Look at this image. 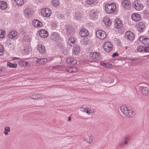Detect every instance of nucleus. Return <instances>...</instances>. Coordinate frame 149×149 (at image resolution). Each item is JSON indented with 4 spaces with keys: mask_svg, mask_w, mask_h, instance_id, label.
Instances as JSON below:
<instances>
[{
    "mask_svg": "<svg viewBox=\"0 0 149 149\" xmlns=\"http://www.w3.org/2000/svg\"><path fill=\"white\" fill-rule=\"evenodd\" d=\"M133 7L137 10H140L143 8V5L139 0H135L133 3Z\"/></svg>",
    "mask_w": 149,
    "mask_h": 149,
    "instance_id": "nucleus-1",
    "label": "nucleus"
},
{
    "mask_svg": "<svg viewBox=\"0 0 149 149\" xmlns=\"http://www.w3.org/2000/svg\"><path fill=\"white\" fill-rule=\"evenodd\" d=\"M139 91L141 95L144 96H147L149 93V89L148 87L144 86H139Z\"/></svg>",
    "mask_w": 149,
    "mask_h": 149,
    "instance_id": "nucleus-2",
    "label": "nucleus"
},
{
    "mask_svg": "<svg viewBox=\"0 0 149 149\" xmlns=\"http://www.w3.org/2000/svg\"><path fill=\"white\" fill-rule=\"evenodd\" d=\"M114 27L118 29L121 30L123 28V24L121 20L119 19H116L114 21Z\"/></svg>",
    "mask_w": 149,
    "mask_h": 149,
    "instance_id": "nucleus-3",
    "label": "nucleus"
},
{
    "mask_svg": "<svg viewBox=\"0 0 149 149\" xmlns=\"http://www.w3.org/2000/svg\"><path fill=\"white\" fill-rule=\"evenodd\" d=\"M96 35L98 38L102 40L104 39L107 36L105 32L101 30H97L96 31Z\"/></svg>",
    "mask_w": 149,
    "mask_h": 149,
    "instance_id": "nucleus-4",
    "label": "nucleus"
},
{
    "mask_svg": "<svg viewBox=\"0 0 149 149\" xmlns=\"http://www.w3.org/2000/svg\"><path fill=\"white\" fill-rule=\"evenodd\" d=\"M51 10L47 8L43 9L41 11V14L42 16L45 17H49L51 15Z\"/></svg>",
    "mask_w": 149,
    "mask_h": 149,
    "instance_id": "nucleus-5",
    "label": "nucleus"
},
{
    "mask_svg": "<svg viewBox=\"0 0 149 149\" xmlns=\"http://www.w3.org/2000/svg\"><path fill=\"white\" fill-rule=\"evenodd\" d=\"M125 37L130 40H132L134 38V35L132 32L127 31L125 33Z\"/></svg>",
    "mask_w": 149,
    "mask_h": 149,
    "instance_id": "nucleus-6",
    "label": "nucleus"
},
{
    "mask_svg": "<svg viewBox=\"0 0 149 149\" xmlns=\"http://www.w3.org/2000/svg\"><path fill=\"white\" fill-rule=\"evenodd\" d=\"M111 46L110 42H106L103 48L106 52L109 53L112 49Z\"/></svg>",
    "mask_w": 149,
    "mask_h": 149,
    "instance_id": "nucleus-7",
    "label": "nucleus"
},
{
    "mask_svg": "<svg viewBox=\"0 0 149 149\" xmlns=\"http://www.w3.org/2000/svg\"><path fill=\"white\" fill-rule=\"evenodd\" d=\"M74 31V28L73 26L70 25L67 26L66 29V33L67 34L72 35L73 34Z\"/></svg>",
    "mask_w": 149,
    "mask_h": 149,
    "instance_id": "nucleus-8",
    "label": "nucleus"
},
{
    "mask_svg": "<svg viewBox=\"0 0 149 149\" xmlns=\"http://www.w3.org/2000/svg\"><path fill=\"white\" fill-rule=\"evenodd\" d=\"M51 38L54 41H58L60 39L61 37L58 33L54 32L52 33Z\"/></svg>",
    "mask_w": 149,
    "mask_h": 149,
    "instance_id": "nucleus-9",
    "label": "nucleus"
},
{
    "mask_svg": "<svg viewBox=\"0 0 149 149\" xmlns=\"http://www.w3.org/2000/svg\"><path fill=\"white\" fill-rule=\"evenodd\" d=\"M90 57L94 60H98L100 57V54L99 52H93L90 54Z\"/></svg>",
    "mask_w": 149,
    "mask_h": 149,
    "instance_id": "nucleus-10",
    "label": "nucleus"
},
{
    "mask_svg": "<svg viewBox=\"0 0 149 149\" xmlns=\"http://www.w3.org/2000/svg\"><path fill=\"white\" fill-rule=\"evenodd\" d=\"M122 5L123 7L127 9H129L131 6L130 2L127 0L122 1Z\"/></svg>",
    "mask_w": 149,
    "mask_h": 149,
    "instance_id": "nucleus-11",
    "label": "nucleus"
},
{
    "mask_svg": "<svg viewBox=\"0 0 149 149\" xmlns=\"http://www.w3.org/2000/svg\"><path fill=\"white\" fill-rule=\"evenodd\" d=\"M80 51V46L78 45H74V47L72 49V53L75 55H77Z\"/></svg>",
    "mask_w": 149,
    "mask_h": 149,
    "instance_id": "nucleus-12",
    "label": "nucleus"
},
{
    "mask_svg": "<svg viewBox=\"0 0 149 149\" xmlns=\"http://www.w3.org/2000/svg\"><path fill=\"white\" fill-rule=\"evenodd\" d=\"M93 138V136L91 135L86 134L83 138V139L87 143H90L92 141Z\"/></svg>",
    "mask_w": 149,
    "mask_h": 149,
    "instance_id": "nucleus-13",
    "label": "nucleus"
},
{
    "mask_svg": "<svg viewBox=\"0 0 149 149\" xmlns=\"http://www.w3.org/2000/svg\"><path fill=\"white\" fill-rule=\"evenodd\" d=\"M39 36L42 38H45L48 36V32L45 30L42 29L39 32Z\"/></svg>",
    "mask_w": 149,
    "mask_h": 149,
    "instance_id": "nucleus-14",
    "label": "nucleus"
},
{
    "mask_svg": "<svg viewBox=\"0 0 149 149\" xmlns=\"http://www.w3.org/2000/svg\"><path fill=\"white\" fill-rule=\"evenodd\" d=\"M139 40L144 45H149V38L141 37L139 38Z\"/></svg>",
    "mask_w": 149,
    "mask_h": 149,
    "instance_id": "nucleus-15",
    "label": "nucleus"
},
{
    "mask_svg": "<svg viewBox=\"0 0 149 149\" xmlns=\"http://www.w3.org/2000/svg\"><path fill=\"white\" fill-rule=\"evenodd\" d=\"M105 9L107 13H112V3L106 4L105 5Z\"/></svg>",
    "mask_w": 149,
    "mask_h": 149,
    "instance_id": "nucleus-16",
    "label": "nucleus"
},
{
    "mask_svg": "<svg viewBox=\"0 0 149 149\" xmlns=\"http://www.w3.org/2000/svg\"><path fill=\"white\" fill-rule=\"evenodd\" d=\"M33 25L36 27H40L42 25V23L37 19L34 20L33 22Z\"/></svg>",
    "mask_w": 149,
    "mask_h": 149,
    "instance_id": "nucleus-17",
    "label": "nucleus"
},
{
    "mask_svg": "<svg viewBox=\"0 0 149 149\" xmlns=\"http://www.w3.org/2000/svg\"><path fill=\"white\" fill-rule=\"evenodd\" d=\"M17 35V33L15 31H10L8 36L9 38L12 39L16 37Z\"/></svg>",
    "mask_w": 149,
    "mask_h": 149,
    "instance_id": "nucleus-18",
    "label": "nucleus"
},
{
    "mask_svg": "<svg viewBox=\"0 0 149 149\" xmlns=\"http://www.w3.org/2000/svg\"><path fill=\"white\" fill-rule=\"evenodd\" d=\"M131 17L133 20L138 21L140 19L141 16L138 13H134L132 14Z\"/></svg>",
    "mask_w": 149,
    "mask_h": 149,
    "instance_id": "nucleus-19",
    "label": "nucleus"
},
{
    "mask_svg": "<svg viewBox=\"0 0 149 149\" xmlns=\"http://www.w3.org/2000/svg\"><path fill=\"white\" fill-rule=\"evenodd\" d=\"M120 110L125 115L127 114V113L129 110L127 107L125 105H122L120 107Z\"/></svg>",
    "mask_w": 149,
    "mask_h": 149,
    "instance_id": "nucleus-20",
    "label": "nucleus"
},
{
    "mask_svg": "<svg viewBox=\"0 0 149 149\" xmlns=\"http://www.w3.org/2000/svg\"><path fill=\"white\" fill-rule=\"evenodd\" d=\"M88 32L86 29H82L80 31L79 34L82 37L87 36L88 35Z\"/></svg>",
    "mask_w": 149,
    "mask_h": 149,
    "instance_id": "nucleus-21",
    "label": "nucleus"
},
{
    "mask_svg": "<svg viewBox=\"0 0 149 149\" xmlns=\"http://www.w3.org/2000/svg\"><path fill=\"white\" fill-rule=\"evenodd\" d=\"M24 13L26 16L30 17L32 16L33 11L31 9L27 8L24 11Z\"/></svg>",
    "mask_w": 149,
    "mask_h": 149,
    "instance_id": "nucleus-22",
    "label": "nucleus"
},
{
    "mask_svg": "<svg viewBox=\"0 0 149 149\" xmlns=\"http://www.w3.org/2000/svg\"><path fill=\"white\" fill-rule=\"evenodd\" d=\"M37 49L41 54H44L45 52V47L42 45H39Z\"/></svg>",
    "mask_w": 149,
    "mask_h": 149,
    "instance_id": "nucleus-23",
    "label": "nucleus"
},
{
    "mask_svg": "<svg viewBox=\"0 0 149 149\" xmlns=\"http://www.w3.org/2000/svg\"><path fill=\"white\" fill-rule=\"evenodd\" d=\"M84 109L85 110H83L84 112H85L89 115H93L94 113L93 109H90L88 108H86Z\"/></svg>",
    "mask_w": 149,
    "mask_h": 149,
    "instance_id": "nucleus-24",
    "label": "nucleus"
},
{
    "mask_svg": "<svg viewBox=\"0 0 149 149\" xmlns=\"http://www.w3.org/2000/svg\"><path fill=\"white\" fill-rule=\"evenodd\" d=\"M103 20L106 26H109L111 25V22L109 18L105 17L103 19Z\"/></svg>",
    "mask_w": 149,
    "mask_h": 149,
    "instance_id": "nucleus-25",
    "label": "nucleus"
},
{
    "mask_svg": "<svg viewBox=\"0 0 149 149\" xmlns=\"http://www.w3.org/2000/svg\"><path fill=\"white\" fill-rule=\"evenodd\" d=\"M144 28V25L143 22H140L138 23L137 28L139 31H142Z\"/></svg>",
    "mask_w": 149,
    "mask_h": 149,
    "instance_id": "nucleus-26",
    "label": "nucleus"
},
{
    "mask_svg": "<svg viewBox=\"0 0 149 149\" xmlns=\"http://www.w3.org/2000/svg\"><path fill=\"white\" fill-rule=\"evenodd\" d=\"M75 40L74 38L71 37L68 40V43L71 47H72L74 45Z\"/></svg>",
    "mask_w": 149,
    "mask_h": 149,
    "instance_id": "nucleus-27",
    "label": "nucleus"
},
{
    "mask_svg": "<svg viewBox=\"0 0 149 149\" xmlns=\"http://www.w3.org/2000/svg\"><path fill=\"white\" fill-rule=\"evenodd\" d=\"M7 3L3 1H0V8L4 10L7 7Z\"/></svg>",
    "mask_w": 149,
    "mask_h": 149,
    "instance_id": "nucleus-28",
    "label": "nucleus"
},
{
    "mask_svg": "<svg viewBox=\"0 0 149 149\" xmlns=\"http://www.w3.org/2000/svg\"><path fill=\"white\" fill-rule=\"evenodd\" d=\"M134 115L135 112L134 111L131 110H129L127 113V114H126L125 116L131 118L133 117Z\"/></svg>",
    "mask_w": 149,
    "mask_h": 149,
    "instance_id": "nucleus-29",
    "label": "nucleus"
},
{
    "mask_svg": "<svg viewBox=\"0 0 149 149\" xmlns=\"http://www.w3.org/2000/svg\"><path fill=\"white\" fill-rule=\"evenodd\" d=\"M80 43L82 45H86L89 44V39L87 38H83L81 41Z\"/></svg>",
    "mask_w": 149,
    "mask_h": 149,
    "instance_id": "nucleus-30",
    "label": "nucleus"
},
{
    "mask_svg": "<svg viewBox=\"0 0 149 149\" xmlns=\"http://www.w3.org/2000/svg\"><path fill=\"white\" fill-rule=\"evenodd\" d=\"M66 61L68 63H70L72 64H74L77 63V61L73 58H68Z\"/></svg>",
    "mask_w": 149,
    "mask_h": 149,
    "instance_id": "nucleus-31",
    "label": "nucleus"
},
{
    "mask_svg": "<svg viewBox=\"0 0 149 149\" xmlns=\"http://www.w3.org/2000/svg\"><path fill=\"white\" fill-rule=\"evenodd\" d=\"M118 11V9L117 8L116 4L114 3H112V13L116 14Z\"/></svg>",
    "mask_w": 149,
    "mask_h": 149,
    "instance_id": "nucleus-32",
    "label": "nucleus"
},
{
    "mask_svg": "<svg viewBox=\"0 0 149 149\" xmlns=\"http://www.w3.org/2000/svg\"><path fill=\"white\" fill-rule=\"evenodd\" d=\"M97 13L96 12L92 11L90 14V15L93 19H96L98 17Z\"/></svg>",
    "mask_w": 149,
    "mask_h": 149,
    "instance_id": "nucleus-33",
    "label": "nucleus"
},
{
    "mask_svg": "<svg viewBox=\"0 0 149 149\" xmlns=\"http://www.w3.org/2000/svg\"><path fill=\"white\" fill-rule=\"evenodd\" d=\"M83 15L79 12H77L75 14V17L77 19H80L81 17H83Z\"/></svg>",
    "mask_w": 149,
    "mask_h": 149,
    "instance_id": "nucleus-34",
    "label": "nucleus"
},
{
    "mask_svg": "<svg viewBox=\"0 0 149 149\" xmlns=\"http://www.w3.org/2000/svg\"><path fill=\"white\" fill-rule=\"evenodd\" d=\"M47 60L46 58H40L39 59V64L44 65L47 62Z\"/></svg>",
    "mask_w": 149,
    "mask_h": 149,
    "instance_id": "nucleus-35",
    "label": "nucleus"
},
{
    "mask_svg": "<svg viewBox=\"0 0 149 149\" xmlns=\"http://www.w3.org/2000/svg\"><path fill=\"white\" fill-rule=\"evenodd\" d=\"M4 130L3 133L6 135H7L8 134V132H10V127L9 126L5 127H4Z\"/></svg>",
    "mask_w": 149,
    "mask_h": 149,
    "instance_id": "nucleus-36",
    "label": "nucleus"
},
{
    "mask_svg": "<svg viewBox=\"0 0 149 149\" xmlns=\"http://www.w3.org/2000/svg\"><path fill=\"white\" fill-rule=\"evenodd\" d=\"M17 4L19 6H21L23 5L24 3L23 0H14Z\"/></svg>",
    "mask_w": 149,
    "mask_h": 149,
    "instance_id": "nucleus-37",
    "label": "nucleus"
},
{
    "mask_svg": "<svg viewBox=\"0 0 149 149\" xmlns=\"http://www.w3.org/2000/svg\"><path fill=\"white\" fill-rule=\"evenodd\" d=\"M7 65L10 67H12L13 68H15L17 67V65L16 63H12L9 62H8L7 63Z\"/></svg>",
    "mask_w": 149,
    "mask_h": 149,
    "instance_id": "nucleus-38",
    "label": "nucleus"
},
{
    "mask_svg": "<svg viewBox=\"0 0 149 149\" xmlns=\"http://www.w3.org/2000/svg\"><path fill=\"white\" fill-rule=\"evenodd\" d=\"M53 4L55 6H57L59 4V0H52Z\"/></svg>",
    "mask_w": 149,
    "mask_h": 149,
    "instance_id": "nucleus-39",
    "label": "nucleus"
},
{
    "mask_svg": "<svg viewBox=\"0 0 149 149\" xmlns=\"http://www.w3.org/2000/svg\"><path fill=\"white\" fill-rule=\"evenodd\" d=\"M144 46H143L141 45L137 47V51L139 52H141L143 51H144Z\"/></svg>",
    "mask_w": 149,
    "mask_h": 149,
    "instance_id": "nucleus-40",
    "label": "nucleus"
},
{
    "mask_svg": "<svg viewBox=\"0 0 149 149\" xmlns=\"http://www.w3.org/2000/svg\"><path fill=\"white\" fill-rule=\"evenodd\" d=\"M128 143L126 141H125V140L122 141H120L119 143V145L120 146L123 147L125 145H127Z\"/></svg>",
    "mask_w": 149,
    "mask_h": 149,
    "instance_id": "nucleus-41",
    "label": "nucleus"
},
{
    "mask_svg": "<svg viewBox=\"0 0 149 149\" xmlns=\"http://www.w3.org/2000/svg\"><path fill=\"white\" fill-rule=\"evenodd\" d=\"M65 70L69 72H72V69L71 67H66L65 68Z\"/></svg>",
    "mask_w": 149,
    "mask_h": 149,
    "instance_id": "nucleus-42",
    "label": "nucleus"
},
{
    "mask_svg": "<svg viewBox=\"0 0 149 149\" xmlns=\"http://www.w3.org/2000/svg\"><path fill=\"white\" fill-rule=\"evenodd\" d=\"M3 47L2 45H0V56H2L4 52Z\"/></svg>",
    "mask_w": 149,
    "mask_h": 149,
    "instance_id": "nucleus-43",
    "label": "nucleus"
},
{
    "mask_svg": "<svg viewBox=\"0 0 149 149\" xmlns=\"http://www.w3.org/2000/svg\"><path fill=\"white\" fill-rule=\"evenodd\" d=\"M5 36V33L4 31L0 30V37L1 38H3Z\"/></svg>",
    "mask_w": 149,
    "mask_h": 149,
    "instance_id": "nucleus-44",
    "label": "nucleus"
},
{
    "mask_svg": "<svg viewBox=\"0 0 149 149\" xmlns=\"http://www.w3.org/2000/svg\"><path fill=\"white\" fill-rule=\"evenodd\" d=\"M30 97L33 99H38V94H32L31 96Z\"/></svg>",
    "mask_w": 149,
    "mask_h": 149,
    "instance_id": "nucleus-45",
    "label": "nucleus"
},
{
    "mask_svg": "<svg viewBox=\"0 0 149 149\" xmlns=\"http://www.w3.org/2000/svg\"><path fill=\"white\" fill-rule=\"evenodd\" d=\"M95 1V0H86V2L88 4H92Z\"/></svg>",
    "mask_w": 149,
    "mask_h": 149,
    "instance_id": "nucleus-46",
    "label": "nucleus"
},
{
    "mask_svg": "<svg viewBox=\"0 0 149 149\" xmlns=\"http://www.w3.org/2000/svg\"><path fill=\"white\" fill-rule=\"evenodd\" d=\"M114 41L115 43L117 45H119L120 43V40L118 38H116L114 39Z\"/></svg>",
    "mask_w": 149,
    "mask_h": 149,
    "instance_id": "nucleus-47",
    "label": "nucleus"
},
{
    "mask_svg": "<svg viewBox=\"0 0 149 149\" xmlns=\"http://www.w3.org/2000/svg\"><path fill=\"white\" fill-rule=\"evenodd\" d=\"M130 139V137L129 136H126L124 137V140L125 141H127V143H128V142L129 141Z\"/></svg>",
    "mask_w": 149,
    "mask_h": 149,
    "instance_id": "nucleus-48",
    "label": "nucleus"
},
{
    "mask_svg": "<svg viewBox=\"0 0 149 149\" xmlns=\"http://www.w3.org/2000/svg\"><path fill=\"white\" fill-rule=\"evenodd\" d=\"M144 51L146 52H149V46L145 47Z\"/></svg>",
    "mask_w": 149,
    "mask_h": 149,
    "instance_id": "nucleus-49",
    "label": "nucleus"
},
{
    "mask_svg": "<svg viewBox=\"0 0 149 149\" xmlns=\"http://www.w3.org/2000/svg\"><path fill=\"white\" fill-rule=\"evenodd\" d=\"M118 56V54L116 52L114 53L113 54H112V58H113L116 56ZM115 59H113L112 58V61L114 60Z\"/></svg>",
    "mask_w": 149,
    "mask_h": 149,
    "instance_id": "nucleus-50",
    "label": "nucleus"
},
{
    "mask_svg": "<svg viewBox=\"0 0 149 149\" xmlns=\"http://www.w3.org/2000/svg\"><path fill=\"white\" fill-rule=\"evenodd\" d=\"M72 72H76L77 70V68L76 67H72Z\"/></svg>",
    "mask_w": 149,
    "mask_h": 149,
    "instance_id": "nucleus-51",
    "label": "nucleus"
},
{
    "mask_svg": "<svg viewBox=\"0 0 149 149\" xmlns=\"http://www.w3.org/2000/svg\"><path fill=\"white\" fill-rule=\"evenodd\" d=\"M58 17L59 19H63L64 18V16L63 14H60L58 15Z\"/></svg>",
    "mask_w": 149,
    "mask_h": 149,
    "instance_id": "nucleus-52",
    "label": "nucleus"
},
{
    "mask_svg": "<svg viewBox=\"0 0 149 149\" xmlns=\"http://www.w3.org/2000/svg\"><path fill=\"white\" fill-rule=\"evenodd\" d=\"M112 67V65L111 64L107 63L105 67L111 68Z\"/></svg>",
    "mask_w": 149,
    "mask_h": 149,
    "instance_id": "nucleus-53",
    "label": "nucleus"
},
{
    "mask_svg": "<svg viewBox=\"0 0 149 149\" xmlns=\"http://www.w3.org/2000/svg\"><path fill=\"white\" fill-rule=\"evenodd\" d=\"M33 61L36 63H39V59H38L37 58H35L33 59Z\"/></svg>",
    "mask_w": 149,
    "mask_h": 149,
    "instance_id": "nucleus-54",
    "label": "nucleus"
},
{
    "mask_svg": "<svg viewBox=\"0 0 149 149\" xmlns=\"http://www.w3.org/2000/svg\"><path fill=\"white\" fill-rule=\"evenodd\" d=\"M38 99H40L42 97V95L40 93L39 94H38Z\"/></svg>",
    "mask_w": 149,
    "mask_h": 149,
    "instance_id": "nucleus-55",
    "label": "nucleus"
},
{
    "mask_svg": "<svg viewBox=\"0 0 149 149\" xmlns=\"http://www.w3.org/2000/svg\"><path fill=\"white\" fill-rule=\"evenodd\" d=\"M106 63H104L101 62L100 63V64L102 66H103L105 67L106 66Z\"/></svg>",
    "mask_w": 149,
    "mask_h": 149,
    "instance_id": "nucleus-56",
    "label": "nucleus"
},
{
    "mask_svg": "<svg viewBox=\"0 0 149 149\" xmlns=\"http://www.w3.org/2000/svg\"><path fill=\"white\" fill-rule=\"evenodd\" d=\"M85 108H84L83 106H82L81 107V111H83V110H85L84 109H85Z\"/></svg>",
    "mask_w": 149,
    "mask_h": 149,
    "instance_id": "nucleus-57",
    "label": "nucleus"
},
{
    "mask_svg": "<svg viewBox=\"0 0 149 149\" xmlns=\"http://www.w3.org/2000/svg\"><path fill=\"white\" fill-rule=\"evenodd\" d=\"M9 45H12V46H13L14 45V42H13V43L10 42L9 43Z\"/></svg>",
    "mask_w": 149,
    "mask_h": 149,
    "instance_id": "nucleus-58",
    "label": "nucleus"
},
{
    "mask_svg": "<svg viewBox=\"0 0 149 149\" xmlns=\"http://www.w3.org/2000/svg\"><path fill=\"white\" fill-rule=\"evenodd\" d=\"M19 58H18L17 57H15L13 58V60H15V59H19Z\"/></svg>",
    "mask_w": 149,
    "mask_h": 149,
    "instance_id": "nucleus-59",
    "label": "nucleus"
},
{
    "mask_svg": "<svg viewBox=\"0 0 149 149\" xmlns=\"http://www.w3.org/2000/svg\"><path fill=\"white\" fill-rule=\"evenodd\" d=\"M24 64H25V65H28V64H29V63L28 62H26V61H25L24 62Z\"/></svg>",
    "mask_w": 149,
    "mask_h": 149,
    "instance_id": "nucleus-60",
    "label": "nucleus"
},
{
    "mask_svg": "<svg viewBox=\"0 0 149 149\" xmlns=\"http://www.w3.org/2000/svg\"><path fill=\"white\" fill-rule=\"evenodd\" d=\"M71 120V118H70V117H69L68 118V120L69 121H70Z\"/></svg>",
    "mask_w": 149,
    "mask_h": 149,
    "instance_id": "nucleus-61",
    "label": "nucleus"
},
{
    "mask_svg": "<svg viewBox=\"0 0 149 149\" xmlns=\"http://www.w3.org/2000/svg\"><path fill=\"white\" fill-rule=\"evenodd\" d=\"M147 5L149 7V0L147 2Z\"/></svg>",
    "mask_w": 149,
    "mask_h": 149,
    "instance_id": "nucleus-62",
    "label": "nucleus"
},
{
    "mask_svg": "<svg viewBox=\"0 0 149 149\" xmlns=\"http://www.w3.org/2000/svg\"><path fill=\"white\" fill-rule=\"evenodd\" d=\"M134 59H132V61H134Z\"/></svg>",
    "mask_w": 149,
    "mask_h": 149,
    "instance_id": "nucleus-63",
    "label": "nucleus"
},
{
    "mask_svg": "<svg viewBox=\"0 0 149 149\" xmlns=\"http://www.w3.org/2000/svg\"><path fill=\"white\" fill-rule=\"evenodd\" d=\"M94 62H96V61H93Z\"/></svg>",
    "mask_w": 149,
    "mask_h": 149,
    "instance_id": "nucleus-64",
    "label": "nucleus"
}]
</instances>
